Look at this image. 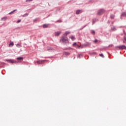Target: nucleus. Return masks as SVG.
<instances>
[{
	"label": "nucleus",
	"mask_w": 126,
	"mask_h": 126,
	"mask_svg": "<svg viewBox=\"0 0 126 126\" xmlns=\"http://www.w3.org/2000/svg\"><path fill=\"white\" fill-rule=\"evenodd\" d=\"M69 38L71 39L72 41H74V40H75V37H74V36H71L69 37Z\"/></svg>",
	"instance_id": "nucleus-13"
},
{
	"label": "nucleus",
	"mask_w": 126,
	"mask_h": 126,
	"mask_svg": "<svg viewBox=\"0 0 126 126\" xmlns=\"http://www.w3.org/2000/svg\"><path fill=\"white\" fill-rule=\"evenodd\" d=\"M113 45L110 44V45H109V47H113Z\"/></svg>",
	"instance_id": "nucleus-34"
},
{
	"label": "nucleus",
	"mask_w": 126,
	"mask_h": 126,
	"mask_svg": "<svg viewBox=\"0 0 126 126\" xmlns=\"http://www.w3.org/2000/svg\"><path fill=\"white\" fill-rule=\"evenodd\" d=\"M25 16H28V14L26 13L24 15H23V17H25Z\"/></svg>",
	"instance_id": "nucleus-24"
},
{
	"label": "nucleus",
	"mask_w": 126,
	"mask_h": 126,
	"mask_svg": "<svg viewBox=\"0 0 126 126\" xmlns=\"http://www.w3.org/2000/svg\"><path fill=\"white\" fill-rule=\"evenodd\" d=\"M90 45H91L90 42H86V43L83 44V47H87L88 46H90Z\"/></svg>",
	"instance_id": "nucleus-6"
},
{
	"label": "nucleus",
	"mask_w": 126,
	"mask_h": 126,
	"mask_svg": "<svg viewBox=\"0 0 126 126\" xmlns=\"http://www.w3.org/2000/svg\"><path fill=\"white\" fill-rule=\"evenodd\" d=\"M126 35L124 37L123 42L126 43Z\"/></svg>",
	"instance_id": "nucleus-21"
},
{
	"label": "nucleus",
	"mask_w": 126,
	"mask_h": 126,
	"mask_svg": "<svg viewBox=\"0 0 126 126\" xmlns=\"http://www.w3.org/2000/svg\"><path fill=\"white\" fill-rule=\"evenodd\" d=\"M64 56H69V53L68 52H65L63 53Z\"/></svg>",
	"instance_id": "nucleus-19"
},
{
	"label": "nucleus",
	"mask_w": 126,
	"mask_h": 126,
	"mask_svg": "<svg viewBox=\"0 0 126 126\" xmlns=\"http://www.w3.org/2000/svg\"><path fill=\"white\" fill-rule=\"evenodd\" d=\"M105 12L104 9H100L97 11V15H102Z\"/></svg>",
	"instance_id": "nucleus-2"
},
{
	"label": "nucleus",
	"mask_w": 126,
	"mask_h": 126,
	"mask_svg": "<svg viewBox=\"0 0 126 126\" xmlns=\"http://www.w3.org/2000/svg\"><path fill=\"white\" fill-rule=\"evenodd\" d=\"M33 0H26V2H28L29 1H32Z\"/></svg>",
	"instance_id": "nucleus-27"
},
{
	"label": "nucleus",
	"mask_w": 126,
	"mask_h": 126,
	"mask_svg": "<svg viewBox=\"0 0 126 126\" xmlns=\"http://www.w3.org/2000/svg\"><path fill=\"white\" fill-rule=\"evenodd\" d=\"M111 30L112 31H116L117 30V29H116V27H113L111 28Z\"/></svg>",
	"instance_id": "nucleus-20"
},
{
	"label": "nucleus",
	"mask_w": 126,
	"mask_h": 126,
	"mask_svg": "<svg viewBox=\"0 0 126 126\" xmlns=\"http://www.w3.org/2000/svg\"><path fill=\"white\" fill-rule=\"evenodd\" d=\"M81 56L82 55L81 54H78L77 58H79V59H80V56Z\"/></svg>",
	"instance_id": "nucleus-32"
},
{
	"label": "nucleus",
	"mask_w": 126,
	"mask_h": 126,
	"mask_svg": "<svg viewBox=\"0 0 126 126\" xmlns=\"http://www.w3.org/2000/svg\"><path fill=\"white\" fill-rule=\"evenodd\" d=\"M99 57H101V58H104V55H103L102 54H100Z\"/></svg>",
	"instance_id": "nucleus-25"
},
{
	"label": "nucleus",
	"mask_w": 126,
	"mask_h": 126,
	"mask_svg": "<svg viewBox=\"0 0 126 126\" xmlns=\"http://www.w3.org/2000/svg\"><path fill=\"white\" fill-rule=\"evenodd\" d=\"M82 12V10H77L76 11V14H79V13H81Z\"/></svg>",
	"instance_id": "nucleus-9"
},
{
	"label": "nucleus",
	"mask_w": 126,
	"mask_h": 126,
	"mask_svg": "<svg viewBox=\"0 0 126 126\" xmlns=\"http://www.w3.org/2000/svg\"><path fill=\"white\" fill-rule=\"evenodd\" d=\"M61 34V32H55V36H58Z\"/></svg>",
	"instance_id": "nucleus-10"
},
{
	"label": "nucleus",
	"mask_w": 126,
	"mask_h": 126,
	"mask_svg": "<svg viewBox=\"0 0 126 126\" xmlns=\"http://www.w3.org/2000/svg\"><path fill=\"white\" fill-rule=\"evenodd\" d=\"M108 23H110V22H108Z\"/></svg>",
	"instance_id": "nucleus-35"
},
{
	"label": "nucleus",
	"mask_w": 126,
	"mask_h": 126,
	"mask_svg": "<svg viewBox=\"0 0 126 126\" xmlns=\"http://www.w3.org/2000/svg\"><path fill=\"white\" fill-rule=\"evenodd\" d=\"M56 22H59L60 23H62V20H58L56 21Z\"/></svg>",
	"instance_id": "nucleus-28"
},
{
	"label": "nucleus",
	"mask_w": 126,
	"mask_h": 126,
	"mask_svg": "<svg viewBox=\"0 0 126 126\" xmlns=\"http://www.w3.org/2000/svg\"><path fill=\"white\" fill-rule=\"evenodd\" d=\"M45 62H46V60H42V61H38L37 62V63L38 64H43V63H44Z\"/></svg>",
	"instance_id": "nucleus-5"
},
{
	"label": "nucleus",
	"mask_w": 126,
	"mask_h": 126,
	"mask_svg": "<svg viewBox=\"0 0 126 126\" xmlns=\"http://www.w3.org/2000/svg\"><path fill=\"white\" fill-rule=\"evenodd\" d=\"M95 22H96V20L94 19V20H93V24H94V23H95Z\"/></svg>",
	"instance_id": "nucleus-29"
},
{
	"label": "nucleus",
	"mask_w": 126,
	"mask_h": 126,
	"mask_svg": "<svg viewBox=\"0 0 126 126\" xmlns=\"http://www.w3.org/2000/svg\"><path fill=\"white\" fill-rule=\"evenodd\" d=\"M110 18L111 19H114V18H115V15L114 14L110 15Z\"/></svg>",
	"instance_id": "nucleus-15"
},
{
	"label": "nucleus",
	"mask_w": 126,
	"mask_h": 126,
	"mask_svg": "<svg viewBox=\"0 0 126 126\" xmlns=\"http://www.w3.org/2000/svg\"><path fill=\"white\" fill-rule=\"evenodd\" d=\"M21 22V20H19L17 21V23H19V22Z\"/></svg>",
	"instance_id": "nucleus-33"
},
{
	"label": "nucleus",
	"mask_w": 126,
	"mask_h": 126,
	"mask_svg": "<svg viewBox=\"0 0 126 126\" xmlns=\"http://www.w3.org/2000/svg\"><path fill=\"white\" fill-rule=\"evenodd\" d=\"M16 47H17V48H21V45H20L19 44H17L16 45Z\"/></svg>",
	"instance_id": "nucleus-22"
},
{
	"label": "nucleus",
	"mask_w": 126,
	"mask_h": 126,
	"mask_svg": "<svg viewBox=\"0 0 126 126\" xmlns=\"http://www.w3.org/2000/svg\"><path fill=\"white\" fill-rule=\"evenodd\" d=\"M14 45V44L13 43V42L10 43V44H9V47H13V45Z\"/></svg>",
	"instance_id": "nucleus-14"
},
{
	"label": "nucleus",
	"mask_w": 126,
	"mask_h": 126,
	"mask_svg": "<svg viewBox=\"0 0 126 126\" xmlns=\"http://www.w3.org/2000/svg\"><path fill=\"white\" fill-rule=\"evenodd\" d=\"M16 10H17L15 9V10H14L11 11L9 13V15L12 14V13H13V12H15V11H16Z\"/></svg>",
	"instance_id": "nucleus-17"
},
{
	"label": "nucleus",
	"mask_w": 126,
	"mask_h": 126,
	"mask_svg": "<svg viewBox=\"0 0 126 126\" xmlns=\"http://www.w3.org/2000/svg\"><path fill=\"white\" fill-rule=\"evenodd\" d=\"M116 48H119V50H126V46L125 45H121L120 46H117Z\"/></svg>",
	"instance_id": "nucleus-3"
},
{
	"label": "nucleus",
	"mask_w": 126,
	"mask_h": 126,
	"mask_svg": "<svg viewBox=\"0 0 126 126\" xmlns=\"http://www.w3.org/2000/svg\"><path fill=\"white\" fill-rule=\"evenodd\" d=\"M6 61L8 63H17V62L14 60H7Z\"/></svg>",
	"instance_id": "nucleus-4"
},
{
	"label": "nucleus",
	"mask_w": 126,
	"mask_h": 126,
	"mask_svg": "<svg viewBox=\"0 0 126 126\" xmlns=\"http://www.w3.org/2000/svg\"><path fill=\"white\" fill-rule=\"evenodd\" d=\"M121 18H122V17H126V12H123L122 13L121 15Z\"/></svg>",
	"instance_id": "nucleus-7"
},
{
	"label": "nucleus",
	"mask_w": 126,
	"mask_h": 126,
	"mask_svg": "<svg viewBox=\"0 0 126 126\" xmlns=\"http://www.w3.org/2000/svg\"><path fill=\"white\" fill-rule=\"evenodd\" d=\"M42 27L43 28H48L49 27V24H43Z\"/></svg>",
	"instance_id": "nucleus-11"
},
{
	"label": "nucleus",
	"mask_w": 126,
	"mask_h": 126,
	"mask_svg": "<svg viewBox=\"0 0 126 126\" xmlns=\"http://www.w3.org/2000/svg\"><path fill=\"white\" fill-rule=\"evenodd\" d=\"M75 47V48H76V49H79V46L77 44Z\"/></svg>",
	"instance_id": "nucleus-26"
},
{
	"label": "nucleus",
	"mask_w": 126,
	"mask_h": 126,
	"mask_svg": "<svg viewBox=\"0 0 126 126\" xmlns=\"http://www.w3.org/2000/svg\"><path fill=\"white\" fill-rule=\"evenodd\" d=\"M69 33H70L69 32H66L65 33L63 34V37H66L67 35L68 34H69Z\"/></svg>",
	"instance_id": "nucleus-12"
},
{
	"label": "nucleus",
	"mask_w": 126,
	"mask_h": 126,
	"mask_svg": "<svg viewBox=\"0 0 126 126\" xmlns=\"http://www.w3.org/2000/svg\"><path fill=\"white\" fill-rule=\"evenodd\" d=\"M60 42H62L63 45H65L66 44H68L69 43V41L68 40V38L65 36H62V38L60 39Z\"/></svg>",
	"instance_id": "nucleus-1"
},
{
	"label": "nucleus",
	"mask_w": 126,
	"mask_h": 126,
	"mask_svg": "<svg viewBox=\"0 0 126 126\" xmlns=\"http://www.w3.org/2000/svg\"><path fill=\"white\" fill-rule=\"evenodd\" d=\"M7 17L5 16L1 18V21H5V20H7Z\"/></svg>",
	"instance_id": "nucleus-8"
},
{
	"label": "nucleus",
	"mask_w": 126,
	"mask_h": 126,
	"mask_svg": "<svg viewBox=\"0 0 126 126\" xmlns=\"http://www.w3.org/2000/svg\"><path fill=\"white\" fill-rule=\"evenodd\" d=\"M76 42H74L73 44V46H74L75 47L77 45Z\"/></svg>",
	"instance_id": "nucleus-30"
},
{
	"label": "nucleus",
	"mask_w": 126,
	"mask_h": 126,
	"mask_svg": "<svg viewBox=\"0 0 126 126\" xmlns=\"http://www.w3.org/2000/svg\"><path fill=\"white\" fill-rule=\"evenodd\" d=\"M17 60L19 61H22L23 60V57H18L17 58Z\"/></svg>",
	"instance_id": "nucleus-16"
},
{
	"label": "nucleus",
	"mask_w": 126,
	"mask_h": 126,
	"mask_svg": "<svg viewBox=\"0 0 126 126\" xmlns=\"http://www.w3.org/2000/svg\"><path fill=\"white\" fill-rule=\"evenodd\" d=\"M94 43H97V42H98V40L97 39H94Z\"/></svg>",
	"instance_id": "nucleus-31"
},
{
	"label": "nucleus",
	"mask_w": 126,
	"mask_h": 126,
	"mask_svg": "<svg viewBox=\"0 0 126 126\" xmlns=\"http://www.w3.org/2000/svg\"><path fill=\"white\" fill-rule=\"evenodd\" d=\"M79 49H82V48H84V46H83V44L81 46H79Z\"/></svg>",
	"instance_id": "nucleus-23"
},
{
	"label": "nucleus",
	"mask_w": 126,
	"mask_h": 126,
	"mask_svg": "<svg viewBox=\"0 0 126 126\" xmlns=\"http://www.w3.org/2000/svg\"><path fill=\"white\" fill-rule=\"evenodd\" d=\"M91 33L93 34V35H95V31L94 30H91Z\"/></svg>",
	"instance_id": "nucleus-18"
}]
</instances>
